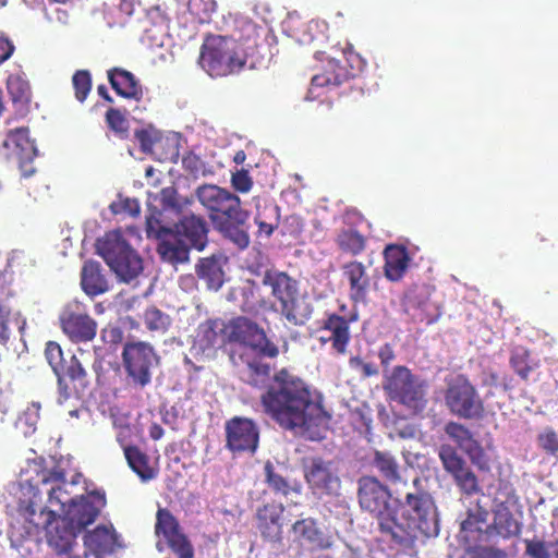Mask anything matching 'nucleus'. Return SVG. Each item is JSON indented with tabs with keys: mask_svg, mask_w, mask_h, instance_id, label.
Instances as JSON below:
<instances>
[{
	"mask_svg": "<svg viewBox=\"0 0 558 558\" xmlns=\"http://www.w3.org/2000/svg\"><path fill=\"white\" fill-rule=\"evenodd\" d=\"M461 531L470 532V533H473V532L483 533L484 530H482L481 526H478V524L476 523V520L472 515V512H469L468 517L461 522Z\"/></svg>",
	"mask_w": 558,
	"mask_h": 558,
	"instance_id": "63",
	"label": "nucleus"
},
{
	"mask_svg": "<svg viewBox=\"0 0 558 558\" xmlns=\"http://www.w3.org/2000/svg\"><path fill=\"white\" fill-rule=\"evenodd\" d=\"M84 544L93 551L94 558H100V554L108 551L112 547L113 535L108 527L99 525L85 534Z\"/></svg>",
	"mask_w": 558,
	"mask_h": 558,
	"instance_id": "39",
	"label": "nucleus"
},
{
	"mask_svg": "<svg viewBox=\"0 0 558 558\" xmlns=\"http://www.w3.org/2000/svg\"><path fill=\"white\" fill-rule=\"evenodd\" d=\"M178 220L172 227L174 240L163 244L165 262L171 265L186 263L191 250L203 251L208 243L209 227L202 215L191 209L177 215Z\"/></svg>",
	"mask_w": 558,
	"mask_h": 558,
	"instance_id": "5",
	"label": "nucleus"
},
{
	"mask_svg": "<svg viewBox=\"0 0 558 558\" xmlns=\"http://www.w3.org/2000/svg\"><path fill=\"white\" fill-rule=\"evenodd\" d=\"M254 220L258 226V233L267 238L270 236L278 227L277 207H265L263 211L257 210Z\"/></svg>",
	"mask_w": 558,
	"mask_h": 558,
	"instance_id": "46",
	"label": "nucleus"
},
{
	"mask_svg": "<svg viewBox=\"0 0 558 558\" xmlns=\"http://www.w3.org/2000/svg\"><path fill=\"white\" fill-rule=\"evenodd\" d=\"M509 363L514 373L524 381H529L531 373L538 367V363L531 359L530 352L522 348L511 352Z\"/></svg>",
	"mask_w": 558,
	"mask_h": 558,
	"instance_id": "43",
	"label": "nucleus"
},
{
	"mask_svg": "<svg viewBox=\"0 0 558 558\" xmlns=\"http://www.w3.org/2000/svg\"><path fill=\"white\" fill-rule=\"evenodd\" d=\"M377 356L380 361L383 373L386 371H391L390 365L397 357L395 347L388 342L384 343L379 347Z\"/></svg>",
	"mask_w": 558,
	"mask_h": 558,
	"instance_id": "57",
	"label": "nucleus"
},
{
	"mask_svg": "<svg viewBox=\"0 0 558 558\" xmlns=\"http://www.w3.org/2000/svg\"><path fill=\"white\" fill-rule=\"evenodd\" d=\"M148 434L153 440H159L162 438L165 430L158 423H153L149 426Z\"/></svg>",
	"mask_w": 558,
	"mask_h": 558,
	"instance_id": "64",
	"label": "nucleus"
},
{
	"mask_svg": "<svg viewBox=\"0 0 558 558\" xmlns=\"http://www.w3.org/2000/svg\"><path fill=\"white\" fill-rule=\"evenodd\" d=\"M2 148L5 150L4 155L8 159L17 162L24 178H29L36 172L33 162L37 156V148L35 142L29 137L27 126L10 130L2 143Z\"/></svg>",
	"mask_w": 558,
	"mask_h": 558,
	"instance_id": "16",
	"label": "nucleus"
},
{
	"mask_svg": "<svg viewBox=\"0 0 558 558\" xmlns=\"http://www.w3.org/2000/svg\"><path fill=\"white\" fill-rule=\"evenodd\" d=\"M434 291L435 288L430 284L415 283L405 292L403 307L413 320L430 325L440 317V306L432 301Z\"/></svg>",
	"mask_w": 558,
	"mask_h": 558,
	"instance_id": "17",
	"label": "nucleus"
},
{
	"mask_svg": "<svg viewBox=\"0 0 558 558\" xmlns=\"http://www.w3.org/2000/svg\"><path fill=\"white\" fill-rule=\"evenodd\" d=\"M146 235L148 239H156L158 241L157 253L165 262L163 244L174 240L172 227L162 226L161 220L155 215L146 218Z\"/></svg>",
	"mask_w": 558,
	"mask_h": 558,
	"instance_id": "41",
	"label": "nucleus"
},
{
	"mask_svg": "<svg viewBox=\"0 0 558 558\" xmlns=\"http://www.w3.org/2000/svg\"><path fill=\"white\" fill-rule=\"evenodd\" d=\"M343 56L350 66L349 71L352 74L351 77L355 76L357 73L363 72L367 65L366 60L363 59L357 52H355L351 45H349L343 50Z\"/></svg>",
	"mask_w": 558,
	"mask_h": 558,
	"instance_id": "55",
	"label": "nucleus"
},
{
	"mask_svg": "<svg viewBox=\"0 0 558 558\" xmlns=\"http://www.w3.org/2000/svg\"><path fill=\"white\" fill-rule=\"evenodd\" d=\"M122 362L133 386L145 388L151 383V371L158 363V356L149 343L133 341L124 344Z\"/></svg>",
	"mask_w": 558,
	"mask_h": 558,
	"instance_id": "14",
	"label": "nucleus"
},
{
	"mask_svg": "<svg viewBox=\"0 0 558 558\" xmlns=\"http://www.w3.org/2000/svg\"><path fill=\"white\" fill-rule=\"evenodd\" d=\"M97 253L121 281L131 282L143 271V259L120 230L107 232L96 244Z\"/></svg>",
	"mask_w": 558,
	"mask_h": 558,
	"instance_id": "7",
	"label": "nucleus"
},
{
	"mask_svg": "<svg viewBox=\"0 0 558 558\" xmlns=\"http://www.w3.org/2000/svg\"><path fill=\"white\" fill-rule=\"evenodd\" d=\"M226 337L230 343H239L240 348L258 350L268 359L278 357L279 347L266 335V331L256 322L245 316L231 318L225 326Z\"/></svg>",
	"mask_w": 558,
	"mask_h": 558,
	"instance_id": "11",
	"label": "nucleus"
},
{
	"mask_svg": "<svg viewBox=\"0 0 558 558\" xmlns=\"http://www.w3.org/2000/svg\"><path fill=\"white\" fill-rule=\"evenodd\" d=\"M7 89L17 118H24L29 111L32 90L28 81L21 75H10Z\"/></svg>",
	"mask_w": 558,
	"mask_h": 558,
	"instance_id": "31",
	"label": "nucleus"
},
{
	"mask_svg": "<svg viewBox=\"0 0 558 558\" xmlns=\"http://www.w3.org/2000/svg\"><path fill=\"white\" fill-rule=\"evenodd\" d=\"M305 480L314 495L319 497L337 494L341 481L332 461L314 457L304 469Z\"/></svg>",
	"mask_w": 558,
	"mask_h": 558,
	"instance_id": "20",
	"label": "nucleus"
},
{
	"mask_svg": "<svg viewBox=\"0 0 558 558\" xmlns=\"http://www.w3.org/2000/svg\"><path fill=\"white\" fill-rule=\"evenodd\" d=\"M193 199L181 197L174 186H167L160 191V204L165 211H171L175 216L189 209Z\"/></svg>",
	"mask_w": 558,
	"mask_h": 558,
	"instance_id": "44",
	"label": "nucleus"
},
{
	"mask_svg": "<svg viewBox=\"0 0 558 558\" xmlns=\"http://www.w3.org/2000/svg\"><path fill=\"white\" fill-rule=\"evenodd\" d=\"M29 485L32 488H39L40 485L50 486L47 489L48 501L50 505L59 506L62 514L74 499L66 489L70 484L66 481L65 471L59 465L51 469H41L37 473V480H31Z\"/></svg>",
	"mask_w": 558,
	"mask_h": 558,
	"instance_id": "22",
	"label": "nucleus"
},
{
	"mask_svg": "<svg viewBox=\"0 0 558 558\" xmlns=\"http://www.w3.org/2000/svg\"><path fill=\"white\" fill-rule=\"evenodd\" d=\"M351 75L350 71L341 65L339 61L329 60L325 71L313 76L312 85L315 87H337L348 81Z\"/></svg>",
	"mask_w": 558,
	"mask_h": 558,
	"instance_id": "33",
	"label": "nucleus"
},
{
	"mask_svg": "<svg viewBox=\"0 0 558 558\" xmlns=\"http://www.w3.org/2000/svg\"><path fill=\"white\" fill-rule=\"evenodd\" d=\"M59 320L63 333L74 343L89 342L96 337L97 322L88 315L82 302H69L61 311Z\"/></svg>",
	"mask_w": 558,
	"mask_h": 558,
	"instance_id": "15",
	"label": "nucleus"
},
{
	"mask_svg": "<svg viewBox=\"0 0 558 558\" xmlns=\"http://www.w3.org/2000/svg\"><path fill=\"white\" fill-rule=\"evenodd\" d=\"M105 118L108 128L114 132L118 137L126 138L129 136V121L121 110L109 108Z\"/></svg>",
	"mask_w": 558,
	"mask_h": 558,
	"instance_id": "48",
	"label": "nucleus"
},
{
	"mask_svg": "<svg viewBox=\"0 0 558 558\" xmlns=\"http://www.w3.org/2000/svg\"><path fill=\"white\" fill-rule=\"evenodd\" d=\"M124 456L129 466L141 477V480L149 481L155 477V471L149 465L147 454L137 446H125Z\"/></svg>",
	"mask_w": 558,
	"mask_h": 558,
	"instance_id": "38",
	"label": "nucleus"
},
{
	"mask_svg": "<svg viewBox=\"0 0 558 558\" xmlns=\"http://www.w3.org/2000/svg\"><path fill=\"white\" fill-rule=\"evenodd\" d=\"M62 376L68 385L69 380L73 385V390L84 391L90 386L89 376L76 355H72L66 365L63 366Z\"/></svg>",
	"mask_w": 558,
	"mask_h": 558,
	"instance_id": "37",
	"label": "nucleus"
},
{
	"mask_svg": "<svg viewBox=\"0 0 558 558\" xmlns=\"http://www.w3.org/2000/svg\"><path fill=\"white\" fill-rule=\"evenodd\" d=\"M438 456L444 469L450 475L466 464V462L458 454L457 450L449 445L440 446Z\"/></svg>",
	"mask_w": 558,
	"mask_h": 558,
	"instance_id": "50",
	"label": "nucleus"
},
{
	"mask_svg": "<svg viewBox=\"0 0 558 558\" xmlns=\"http://www.w3.org/2000/svg\"><path fill=\"white\" fill-rule=\"evenodd\" d=\"M198 202L208 213L215 229L238 248L250 245L247 220L250 214L242 208L238 195L216 184H203L195 191Z\"/></svg>",
	"mask_w": 558,
	"mask_h": 558,
	"instance_id": "3",
	"label": "nucleus"
},
{
	"mask_svg": "<svg viewBox=\"0 0 558 558\" xmlns=\"http://www.w3.org/2000/svg\"><path fill=\"white\" fill-rule=\"evenodd\" d=\"M81 286L89 296H97L109 291V282L98 262L87 260L84 263L81 271Z\"/></svg>",
	"mask_w": 558,
	"mask_h": 558,
	"instance_id": "30",
	"label": "nucleus"
},
{
	"mask_svg": "<svg viewBox=\"0 0 558 558\" xmlns=\"http://www.w3.org/2000/svg\"><path fill=\"white\" fill-rule=\"evenodd\" d=\"M421 477L412 481L416 492H409L404 499L395 498L398 514L393 515L388 541L403 550L415 547L418 537L437 536L439 533L438 514L435 501L429 493L418 488Z\"/></svg>",
	"mask_w": 558,
	"mask_h": 558,
	"instance_id": "2",
	"label": "nucleus"
},
{
	"mask_svg": "<svg viewBox=\"0 0 558 558\" xmlns=\"http://www.w3.org/2000/svg\"><path fill=\"white\" fill-rule=\"evenodd\" d=\"M525 554L530 558H550L549 547L554 546V543L547 545L541 539H525Z\"/></svg>",
	"mask_w": 558,
	"mask_h": 558,
	"instance_id": "53",
	"label": "nucleus"
},
{
	"mask_svg": "<svg viewBox=\"0 0 558 558\" xmlns=\"http://www.w3.org/2000/svg\"><path fill=\"white\" fill-rule=\"evenodd\" d=\"M445 432L468 454L473 464L481 470L488 469V458L468 427L460 423L449 422L445 426Z\"/></svg>",
	"mask_w": 558,
	"mask_h": 558,
	"instance_id": "25",
	"label": "nucleus"
},
{
	"mask_svg": "<svg viewBox=\"0 0 558 558\" xmlns=\"http://www.w3.org/2000/svg\"><path fill=\"white\" fill-rule=\"evenodd\" d=\"M38 501H40V497L38 493H34L29 501L20 504L19 513L27 523L25 532L21 536L38 535L44 530L46 542L54 554L72 558L70 555L76 544L80 531L53 510L39 507Z\"/></svg>",
	"mask_w": 558,
	"mask_h": 558,
	"instance_id": "4",
	"label": "nucleus"
},
{
	"mask_svg": "<svg viewBox=\"0 0 558 558\" xmlns=\"http://www.w3.org/2000/svg\"><path fill=\"white\" fill-rule=\"evenodd\" d=\"M196 275L211 290H218L223 283V270L215 257L201 258L196 265Z\"/></svg>",
	"mask_w": 558,
	"mask_h": 558,
	"instance_id": "35",
	"label": "nucleus"
},
{
	"mask_svg": "<svg viewBox=\"0 0 558 558\" xmlns=\"http://www.w3.org/2000/svg\"><path fill=\"white\" fill-rule=\"evenodd\" d=\"M108 81L120 97L135 101L142 100L144 96L143 86L132 72L121 68L110 69Z\"/></svg>",
	"mask_w": 558,
	"mask_h": 558,
	"instance_id": "28",
	"label": "nucleus"
},
{
	"mask_svg": "<svg viewBox=\"0 0 558 558\" xmlns=\"http://www.w3.org/2000/svg\"><path fill=\"white\" fill-rule=\"evenodd\" d=\"M225 329L220 328L218 320L208 319L198 326L196 335V344L203 350L215 349L221 338V332Z\"/></svg>",
	"mask_w": 558,
	"mask_h": 558,
	"instance_id": "42",
	"label": "nucleus"
},
{
	"mask_svg": "<svg viewBox=\"0 0 558 558\" xmlns=\"http://www.w3.org/2000/svg\"><path fill=\"white\" fill-rule=\"evenodd\" d=\"M232 187L240 193H247L253 187V180L247 170L241 169L231 175Z\"/></svg>",
	"mask_w": 558,
	"mask_h": 558,
	"instance_id": "56",
	"label": "nucleus"
},
{
	"mask_svg": "<svg viewBox=\"0 0 558 558\" xmlns=\"http://www.w3.org/2000/svg\"><path fill=\"white\" fill-rule=\"evenodd\" d=\"M514 498V489L505 484L499 487L493 499V521L483 531L486 541L496 537L510 539L520 535L522 524L514 518L509 508L510 500Z\"/></svg>",
	"mask_w": 558,
	"mask_h": 558,
	"instance_id": "13",
	"label": "nucleus"
},
{
	"mask_svg": "<svg viewBox=\"0 0 558 558\" xmlns=\"http://www.w3.org/2000/svg\"><path fill=\"white\" fill-rule=\"evenodd\" d=\"M45 356L58 378V386L61 396L64 399H69L72 395V389L64 383V378L62 376L64 357L60 344L56 341H48L45 348Z\"/></svg>",
	"mask_w": 558,
	"mask_h": 558,
	"instance_id": "32",
	"label": "nucleus"
},
{
	"mask_svg": "<svg viewBox=\"0 0 558 558\" xmlns=\"http://www.w3.org/2000/svg\"><path fill=\"white\" fill-rule=\"evenodd\" d=\"M445 403L453 415L465 420L481 418L485 411L475 387L463 375L447 383Z\"/></svg>",
	"mask_w": 558,
	"mask_h": 558,
	"instance_id": "12",
	"label": "nucleus"
},
{
	"mask_svg": "<svg viewBox=\"0 0 558 558\" xmlns=\"http://www.w3.org/2000/svg\"><path fill=\"white\" fill-rule=\"evenodd\" d=\"M105 506V493L94 490L87 495L74 497L62 517L81 531L96 521Z\"/></svg>",
	"mask_w": 558,
	"mask_h": 558,
	"instance_id": "21",
	"label": "nucleus"
},
{
	"mask_svg": "<svg viewBox=\"0 0 558 558\" xmlns=\"http://www.w3.org/2000/svg\"><path fill=\"white\" fill-rule=\"evenodd\" d=\"M199 63L211 77H223L239 73L245 65V59L236 50L234 40L210 36L202 45Z\"/></svg>",
	"mask_w": 558,
	"mask_h": 558,
	"instance_id": "9",
	"label": "nucleus"
},
{
	"mask_svg": "<svg viewBox=\"0 0 558 558\" xmlns=\"http://www.w3.org/2000/svg\"><path fill=\"white\" fill-rule=\"evenodd\" d=\"M14 49V45L8 38L0 36V64L13 54Z\"/></svg>",
	"mask_w": 558,
	"mask_h": 558,
	"instance_id": "61",
	"label": "nucleus"
},
{
	"mask_svg": "<svg viewBox=\"0 0 558 558\" xmlns=\"http://www.w3.org/2000/svg\"><path fill=\"white\" fill-rule=\"evenodd\" d=\"M100 333L102 341L108 344L114 345L123 340V331L117 325H107L105 328L101 329Z\"/></svg>",
	"mask_w": 558,
	"mask_h": 558,
	"instance_id": "59",
	"label": "nucleus"
},
{
	"mask_svg": "<svg viewBox=\"0 0 558 558\" xmlns=\"http://www.w3.org/2000/svg\"><path fill=\"white\" fill-rule=\"evenodd\" d=\"M122 210L128 213L132 217H136L141 213V206L137 199L134 198H125L121 203Z\"/></svg>",
	"mask_w": 558,
	"mask_h": 558,
	"instance_id": "62",
	"label": "nucleus"
},
{
	"mask_svg": "<svg viewBox=\"0 0 558 558\" xmlns=\"http://www.w3.org/2000/svg\"><path fill=\"white\" fill-rule=\"evenodd\" d=\"M230 361L242 383L266 388L260 395L263 412L284 430L312 433L327 428L331 415L325 410L323 396L302 377L287 367L275 372L265 362L267 355L250 348L232 349Z\"/></svg>",
	"mask_w": 558,
	"mask_h": 558,
	"instance_id": "1",
	"label": "nucleus"
},
{
	"mask_svg": "<svg viewBox=\"0 0 558 558\" xmlns=\"http://www.w3.org/2000/svg\"><path fill=\"white\" fill-rule=\"evenodd\" d=\"M75 98L83 102L92 89V76L87 70H78L72 76Z\"/></svg>",
	"mask_w": 558,
	"mask_h": 558,
	"instance_id": "51",
	"label": "nucleus"
},
{
	"mask_svg": "<svg viewBox=\"0 0 558 558\" xmlns=\"http://www.w3.org/2000/svg\"><path fill=\"white\" fill-rule=\"evenodd\" d=\"M284 506L280 502H267L256 510V527L262 538L271 544L282 542V515Z\"/></svg>",
	"mask_w": 558,
	"mask_h": 558,
	"instance_id": "24",
	"label": "nucleus"
},
{
	"mask_svg": "<svg viewBox=\"0 0 558 558\" xmlns=\"http://www.w3.org/2000/svg\"><path fill=\"white\" fill-rule=\"evenodd\" d=\"M338 248L352 256L362 254L366 248V238L354 229H342L336 236Z\"/></svg>",
	"mask_w": 558,
	"mask_h": 558,
	"instance_id": "40",
	"label": "nucleus"
},
{
	"mask_svg": "<svg viewBox=\"0 0 558 558\" xmlns=\"http://www.w3.org/2000/svg\"><path fill=\"white\" fill-rule=\"evenodd\" d=\"M270 288L271 295L280 304L281 315L292 325L301 326L311 316L308 305L304 303L299 292V282L284 271L267 269L262 280Z\"/></svg>",
	"mask_w": 558,
	"mask_h": 558,
	"instance_id": "8",
	"label": "nucleus"
},
{
	"mask_svg": "<svg viewBox=\"0 0 558 558\" xmlns=\"http://www.w3.org/2000/svg\"><path fill=\"white\" fill-rule=\"evenodd\" d=\"M383 389L390 401L422 410L426 404V385L410 368L397 365L384 372Z\"/></svg>",
	"mask_w": 558,
	"mask_h": 558,
	"instance_id": "10",
	"label": "nucleus"
},
{
	"mask_svg": "<svg viewBox=\"0 0 558 558\" xmlns=\"http://www.w3.org/2000/svg\"><path fill=\"white\" fill-rule=\"evenodd\" d=\"M349 366L351 369L359 372L360 376L363 378L374 377L379 374V369L375 364L365 362L357 355L349 359Z\"/></svg>",
	"mask_w": 558,
	"mask_h": 558,
	"instance_id": "54",
	"label": "nucleus"
},
{
	"mask_svg": "<svg viewBox=\"0 0 558 558\" xmlns=\"http://www.w3.org/2000/svg\"><path fill=\"white\" fill-rule=\"evenodd\" d=\"M291 532L294 541L301 545H308L312 549L325 550L332 546V537L326 534L313 518L296 520Z\"/></svg>",
	"mask_w": 558,
	"mask_h": 558,
	"instance_id": "26",
	"label": "nucleus"
},
{
	"mask_svg": "<svg viewBox=\"0 0 558 558\" xmlns=\"http://www.w3.org/2000/svg\"><path fill=\"white\" fill-rule=\"evenodd\" d=\"M343 275L349 282L350 300L357 303H366L371 287V279L365 266L357 260H351L343 265Z\"/></svg>",
	"mask_w": 558,
	"mask_h": 558,
	"instance_id": "27",
	"label": "nucleus"
},
{
	"mask_svg": "<svg viewBox=\"0 0 558 558\" xmlns=\"http://www.w3.org/2000/svg\"><path fill=\"white\" fill-rule=\"evenodd\" d=\"M155 533L162 535L169 548L178 558H194V547L182 532L178 519L167 508H159L156 513Z\"/></svg>",
	"mask_w": 558,
	"mask_h": 558,
	"instance_id": "19",
	"label": "nucleus"
},
{
	"mask_svg": "<svg viewBox=\"0 0 558 558\" xmlns=\"http://www.w3.org/2000/svg\"><path fill=\"white\" fill-rule=\"evenodd\" d=\"M536 444L547 456L558 457V433L553 427L543 428L536 436Z\"/></svg>",
	"mask_w": 558,
	"mask_h": 558,
	"instance_id": "49",
	"label": "nucleus"
},
{
	"mask_svg": "<svg viewBox=\"0 0 558 558\" xmlns=\"http://www.w3.org/2000/svg\"><path fill=\"white\" fill-rule=\"evenodd\" d=\"M373 464L390 484H405L400 473V466L391 453L376 450L374 452Z\"/></svg>",
	"mask_w": 558,
	"mask_h": 558,
	"instance_id": "34",
	"label": "nucleus"
},
{
	"mask_svg": "<svg viewBox=\"0 0 558 558\" xmlns=\"http://www.w3.org/2000/svg\"><path fill=\"white\" fill-rule=\"evenodd\" d=\"M265 483L275 493L288 497L291 494H301L302 485L294 481L289 482L286 477L275 471L270 461H267L264 466Z\"/></svg>",
	"mask_w": 558,
	"mask_h": 558,
	"instance_id": "36",
	"label": "nucleus"
},
{
	"mask_svg": "<svg viewBox=\"0 0 558 558\" xmlns=\"http://www.w3.org/2000/svg\"><path fill=\"white\" fill-rule=\"evenodd\" d=\"M451 476L464 495L473 496L481 492L478 478L468 464L463 465L459 471H456Z\"/></svg>",
	"mask_w": 558,
	"mask_h": 558,
	"instance_id": "45",
	"label": "nucleus"
},
{
	"mask_svg": "<svg viewBox=\"0 0 558 558\" xmlns=\"http://www.w3.org/2000/svg\"><path fill=\"white\" fill-rule=\"evenodd\" d=\"M463 558H508V554L495 546L473 545L465 548Z\"/></svg>",
	"mask_w": 558,
	"mask_h": 558,
	"instance_id": "52",
	"label": "nucleus"
},
{
	"mask_svg": "<svg viewBox=\"0 0 558 558\" xmlns=\"http://www.w3.org/2000/svg\"><path fill=\"white\" fill-rule=\"evenodd\" d=\"M357 320V314L341 316L328 314L323 322L322 330L328 332L327 337L319 338L320 343H331V349L338 355H344L351 341L350 324Z\"/></svg>",
	"mask_w": 558,
	"mask_h": 558,
	"instance_id": "23",
	"label": "nucleus"
},
{
	"mask_svg": "<svg viewBox=\"0 0 558 558\" xmlns=\"http://www.w3.org/2000/svg\"><path fill=\"white\" fill-rule=\"evenodd\" d=\"M226 445L232 453H254L258 448L259 428L247 417L234 416L225 424Z\"/></svg>",
	"mask_w": 558,
	"mask_h": 558,
	"instance_id": "18",
	"label": "nucleus"
},
{
	"mask_svg": "<svg viewBox=\"0 0 558 558\" xmlns=\"http://www.w3.org/2000/svg\"><path fill=\"white\" fill-rule=\"evenodd\" d=\"M144 323L150 331L165 332L169 328L171 319L168 314L156 306H150L144 313Z\"/></svg>",
	"mask_w": 558,
	"mask_h": 558,
	"instance_id": "47",
	"label": "nucleus"
},
{
	"mask_svg": "<svg viewBox=\"0 0 558 558\" xmlns=\"http://www.w3.org/2000/svg\"><path fill=\"white\" fill-rule=\"evenodd\" d=\"M384 274L392 282L400 281L411 262L410 254L404 245L389 244L384 250Z\"/></svg>",
	"mask_w": 558,
	"mask_h": 558,
	"instance_id": "29",
	"label": "nucleus"
},
{
	"mask_svg": "<svg viewBox=\"0 0 558 558\" xmlns=\"http://www.w3.org/2000/svg\"><path fill=\"white\" fill-rule=\"evenodd\" d=\"M9 307L0 304V343L7 344L11 338Z\"/></svg>",
	"mask_w": 558,
	"mask_h": 558,
	"instance_id": "58",
	"label": "nucleus"
},
{
	"mask_svg": "<svg viewBox=\"0 0 558 558\" xmlns=\"http://www.w3.org/2000/svg\"><path fill=\"white\" fill-rule=\"evenodd\" d=\"M357 499L361 509L375 517L379 533L388 539L393 515L398 514L389 487L375 476H362L357 481Z\"/></svg>",
	"mask_w": 558,
	"mask_h": 558,
	"instance_id": "6",
	"label": "nucleus"
},
{
	"mask_svg": "<svg viewBox=\"0 0 558 558\" xmlns=\"http://www.w3.org/2000/svg\"><path fill=\"white\" fill-rule=\"evenodd\" d=\"M135 136L138 140L141 147L144 151L154 153L157 146L161 144L160 141H156L151 137V135L145 130H138L135 132Z\"/></svg>",
	"mask_w": 558,
	"mask_h": 558,
	"instance_id": "60",
	"label": "nucleus"
}]
</instances>
